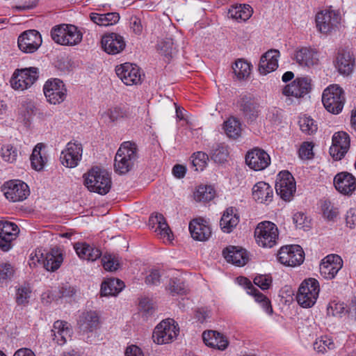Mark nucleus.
Here are the masks:
<instances>
[{"mask_svg":"<svg viewBox=\"0 0 356 356\" xmlns=\"http://www.w3.org/2000/svg\"><path fill=\"white\" fill-rule=\"evenodd\" d=\"M224 129L229 138L237 139L241 134V123L236 118H229L224 122Z\"/></svg>","mask_w":356,"mask_h":356,"instance_id":"58836bf2","label":"nucleus"},{"mask_svg":"<svg viewBox=\"0 0 356 356\" xmlns=\"http://www.w3.org/2000/svg\"><path fill=\"white\" fill-rule=\"evenodd\" d=\"M78 324L83 332H91L97 328L99 317L95 312H83L79 316Z\"/></svg>","mask_w":356,"mask_h":356,"instance_id":"72a5a7b5","label":"nucleus"},{"mask_svg":"<svg viewBox=\"0 0 356 356\" xmlns=\"http://www.w3.org/2000/svg\"><path fill=\"white\" fill-rule=\"evenodd\" d=\"M148 228L155 232L164 243H171L174 239V235L169 224H149Z\"/></svg>","mask_w":356,"mask_h":356,"instance_id":"a19ab883","label":"nucleus"},{"mask_svg":"<svg viewBox=\"0 0 356 356\" xmlns=\"http://www.w3.org/2000/svg\"><path fill=\"white\" fill-rule=\"evenodd\" d=\"M300 128L302 132L311 135L317 131V124L309 116L304 115L299 118Z\"/></svg>","mask_w":356,"mask_h":356,"instance_id":"de8ad7c7","label":"nucleus"},{"mask_svg":"<svg viewBox=\"0 0 356 356\" xmlns=\"http://www.w3.org/2000/svg\"><path fill=\"white\" fill-rule=\"evenodd\" d=\"M76 292L77 289L68 283L63 284L59 289L60 297L70 298L74 296Z\"/></svg>","mask_w":356,"mask_h":356,"instance_id":"69168bd1","label":"nucleus"},{"mask_svg":"<svg viewBox=\"0 0 356 356\" xmlns=\"http://www.w3.org/2000/svg\"><path fill=\"white\" fill-rule=\"evenodd\" d=\"M17 224H0V248L6 252L11 248V242L19 234Z\"/></svg>","mask_w":356,"mask_h":356,"instance_id":"393cba45","label":"nucleus"},{"mask_svg":"<svg viewBox=\"0 0 356 356\" xmlns=\"http://www.w3.org/2000/svg\"><path fill=\"white\" fill-rule=\"evenodd\" d=\"M243 279L245 284L247 285V293L254 298L255 301L261 305V306L267 314H271L273 313V308L270 304V301L268 300V298L262 293H261L257 289L254 287L252 283L247 278Z\"/></svg>","mask_w":356,"mask_h":356,"instance_id":"473e14b6","label":"nucleus"},{"mask_svg":"<svg viewBox=\"0 0 356 356\" xmlns=\"http://www.w3.org/2000/svg\"><path fill=\"white\" fill-rule=\"evenodd\" d=\"M314 145L312 142H303L299 149L298 155L301 159H312L314 157L313 148Z\"/></svg>","mask_w":356,"mask_h":356,"instance_id":"6e6d98bb","label":"nucleus"},{"mask_svg":"<svg viewBox=\"0 0 356 356\" xmlns=\"http://www.w3.org/2000/svg\"><path fill=\"white\" fill-rule=\"evenodd\" d=\"M38 78V70L29 67L16 70L10 81L12 88L15 90L23 91L30 88Z\"/></svg>","mask_w":356,"mask_h":356,"instance_id":"423d86ee","label":"nucleus"},{"mask_svg":"<svg viewBox=\"0 0 356 356\" xmlns=\"http://www.w3.org/2000/svg\"><path fill=\"white\" fill-rule=\"evenodd\" d=\"M338 213L339 211L337 208L330 207V205H327V202H325L323 205V216L328 220H334Z\"/></svg>","mask_w":356,"mask_h":356,"instance_id":"338daca9","label":"nucleus"},{"mask_svg":"<svg viewBox=\"0 0 356 356\" xmlns=\"http://www.w3.org/2000/svg\"><path fill=\"white\" fill-rule=\"evenodd\" d=\"M312 229L311 224H294L293 235L298 237L307 236Z\"/></svg>","mask_w":356,"mask_h":356,"instance_id":"680f3d73","label":"nucleus"},{"mask_svg":"<svg viewBox=\"0 0 356 356\" xmlns=\"http://www.w3.org/2000/svg\"><path fill=\"white\" fill-rule=\"evenodd\" d=\"M208 155L203 152H197L192 156V164L197 171H202L207 165Z\"/></svg>","mask_w":356,"mask_h":356,"instance_id":"603ef678","label":"nucleus"},{"mask_svg":"<svg viewBox=\"0 0 356 356\" xmlns=\"http://www.w3.org/2000/svg\"><path fill=\"white\" fill-rule=\"evenodd\" d=\"M117 76L127 86L137 85L141 83L142 73L138 66L125 63L115 67Z\"/></svg>","mask_w":356,"mask_h":356,"instance_id":"4468645a","label":"nucleus"},{"mask_svg":"<svg viewBox=\"0 0 356 356\" xmlns=\"http://www.w3.org/2000/svg\"><path fill=\"white\" fill-rule=\"evenodd\" d=\"M1 154L3 161L12 163L17 160V149L13 145L7 144L1 147Z\"/></svg>","mask_w":356,"mask_h":356,"instance_id":"864d4df0","label":"nucleus"},{"mask_svg":"<svg viewBox=\"0 0 356 356\" xmlns=\"http://www.w3.org/2000/svg\"><path fill=\"white\" fill-rule=\"evenodd\" d=\"M252 197L257 202L268 204L273 200V189L264 181L257 182L252 188Z\"/></svg>","mask_w":356,"mask_h":356,"instance_id":"7c9ffc66","label":"nucleus"},{"mask_svg":"<svg viewBox=\"0 0 356 356\" xmlns=\"http://www.w3.org/2000/svg\"><path fill=\"white\" fill-rule=\"evenodd\" d=\"M216 195L215 190L211 186H199L194 192V199L197 202L211 201Z\"/></svg>","mask_w":356,"mask_h":356,"instance_id":"c03bdc74","label":"nucleus"},{"mask_svg":"<svg viewBox=\"0 0 356 356\" xmlns=\"http://www.w3.org/2000/svg\"><path fill=\"white\" fill-rule=\"evenodd\" d=\"M350 147V138L347 133L339 131L332 137V144L330 147V154L336 161L341 160Z\"/></svg>","mask_w":356,"mask_h":356,"instance_id":"f3484780","label":"nucleus"},{"mask_svg":"<svg viewBox=\"0 0 356 356\" xmlns=\"http://www.w3.org/2000/svg\"><path fill=\"white\" fill-rule=\"evenodd\" d=\"M272 282V280L270 277L266 275H258L254 277V283L262 290L268 289Z\"/></svg>","mask_w":356,"mask_h":356,"instance_id":"0e129e2a","label":"nucleus"},{"mask_svg":"<svg viewBox=\"0 0 356 356\" xmlns=\"http://www.w3.org/2000/svg\"><path fill=\"white\" fill-rule=\"evenodd\" d=\"M275 191L284 201H291L296 191V184L293 175L286 170L280 172L276 179Z\"/></svg>","mask_w":356,"mask_h":356,"instance_id":"0eeeda50","label":"nucleus"},{"mask_svg":"<svg viewBox=\"0 0 356 356\" xmlns=\"http://www.w3.org/2000/svg\"><path fill=\"white\" fill-rule=\"evenodd\" d=\"M254 236L259 245L273 247L278 237V229L275 224H258L254 230Z\"/></svg>","mask_w":356,"mask_h":356,"instance_id":"f8f14e48","label":"nucleus"},{"mask_svg":"<svg viewBox=\"0 0 356 356\" xmlns=\"http://www.w3.org/2000/svg\"><path fill=\"white\" fill-rule=\"evenodd\" d=\"M179 332L178 325L173 319L168 318L162 321L154 329L152 334L153 340L158 344L172 342Z\"/></svg>","mask_w":356,"mask_h":356,"instance_id":"39448f33","label":"nucleus"},{"mask_svg":"<svg viewBox=\"0 0 356 356\" xmlns=\"http://www.w3.org/2000/svg\"><path fill=\"white\" fill-rule=\"evenodd\" d=\"M102 47L108 54L115 55L122 52L126 47L124 38L115 33L104 35L101 40Z\"/></svg>","mask_w":356,"mask_h":356,"instance_id":"aec40b11","label":"nucleus"},{"mask_svg":"<svg viewBox=\"0 0 356 356\" xmlns=\"http://www.w3.org/2000/svg\"><path fill=\"white\" fill-rule=\"evenodd\" d=\"M335 348L333 340L327 336L321 337L314 343V348L318 353H324L327 350H332Z\"/></svg>","mask_w":356,"mask_h":356,"instance_id":"8fccbe9b","label":"nucleus"},{"mask_svg":"<svg viewBox=\"0 0 356 356\" xmlns=\"http://www.w3.org/2000/svg\"><path fill=\"white\" fill-rule=\"evenodd\" d=\"M343 266V260L337 254H329L321 262L319 270L321 275L327 280L333 279Z\"/></svg>","mask_w":356,"mask_h":356,"instance_id":"6ab92c4d","label":"nucleus"},{"mask_svg":"<svg viewBox=\"0 0 356 356\" xmlns=\"http://www.w3.org/2000/svg\"><path fill=\"white\" fill-rule=\"evenodd\" d=\"M6 199L13 202H22L30 195L29 186L19 179L10 180L2 186Z\"/></svg>","mask_w":356,"mask_h":356,"instance_id":"6e6552de","label":"nucleus"},{"mask_svg":"<svg viewBox=\"0 0 356 356\" xmlns=\"http://www.w3.org/2000/svg\"><path fill=\"white\" fill-rule=\"evenodd\" d=\"M102 115V118H107L111 122H114L123 118L124 116V112L119 107H113L105 111Z\"/></svg>","mask_w":356,"mask_h":356,"instance_id":"052dcab7","label":"nucleus"},{"mask_svg":"<svg viewBox=\"0 0 356 356\" xmlns=\"http://www.w3.org/2000/svg\"><path fill=\"white\" fill-rule=\"evenodd\" d=\"M340 21V15L334 10H323L316 15V27L323 33H329L336 30Z\"/></svg>","mask_w":356,"mask_h":356,"instance_id":"ddd939ff","label":"nucleus"},{"mask_svg":"<svg viewBox=\"0 0 356 356\" xmlns=\"http://www.w3.org/2000/svg\"><path fill=\"white\" fill-rule=\"evenodd\" d=\"M157 47L159 53L167 58H172L177 52L176 47L171 38L162 40L158 43Z\"/></svg>","mask_w":356,"mask_h":356,"instance_id":"a18cd8bd","label":"nucleus"},{"mask_svg":"<svg viewBox=\"0 0 356 356\" xmlns=\"http://www.w3.org/2000/svg\"><path fill=\"white\" fill-rule=\"evenodd\" d=\"M229 154L228 146L224 143H219L213 146L211 153V158L216 163H224L227 161Z\"/></svg>","mask_w":356,"mask_h":356,"instance_id":"37998d69","label":"nucleus"},{"mask_svg":"<svg viewBox=\"0 0 356 356\" xmlns=\"http://www.w3.org/2000/svg\"><path fill=\"white\" fill-rule=\"evenodd\" d=\"M168 289L173 294H183L186 292L184 282L177 278L170 279Z\"/></svg>","mask_w":356,"mask_h":356,"instance_id":"bf43d9fd","label":"nucleus"},{"mask_svg":"<svg viewBox=\"0 0 356 356\" xmlns=\"http://www.w3.org/2000/svg\"><path fill=\"white\" fill-rule=\"evenodd\" d=\"M138 158L136 144L131 141L122 143L115 156V172L120 175L127 173L133 168Z\"/></svg>","mask_w":356,"mask_h":356,"instance_id":"f257e3e1","label":"nucleus"},{"mask_svg":"<svg viewBox=\"0 0 356 356\" xmlns=\"http://www.w3.org/2000/svg\"><path fill=\"white\" fill-rule=\"evenodd\" d=\"M102 262L104 268L107 271H115L120 267L119 261L110 254L104 255L102 259Z\"/></svg>","mask_w":356,"mask_h":356,"instance_id":"4d7b16f0","label":"nucleus"},{"mask_svg":"<svg viewBox=\"0 0 356 356\" xmlns=\"http://www.w3.org/2000/svg\"><path fill=\"white\" fill-rule=\"evenodd\" d=\"M38 108L33 101L31 99H25L22 102L19 108V115L23 120L30 122L32 118L37 115Z\"/></svg>","mask_w":356,"mask_h":356,"instance_id":"79ce46f5","label":"nucleus"},{"mask_svg":"<svg viewBox=\"0 0 356 356\" xmlns=\"http://www.w3.org/2000/svg\"><path fill=\"white\" fill-rule=\"evenodd\" d=\"M31 260L34 264L35 261L42 263L44 268L47 271L54 272L60 266L63 257L60 254H54L52 252H47L44 255L41 250H36Z\"/></svg>","mask_w":356,"mask_h":356,"instance_id":"5701e85b","label":"nucleus"},{"mask_svg":"<svg viewBox=\"0 0 356 356\" xmlns=\"http://www.w3.org/2000/svg\"><path fill=\"white\" fill-rule=\"evenodd\" d=\"M43 92L47 101L51 104H59L67 97V89L63 82L58 79L47 81L43 86Z\"/></svg>","mask_w":356,"mask_h":356,"instance_id":"9d476101","label":"nucleus"},{"mask_svg":"<svg viewBox=\"0 0 356 356\" xmlns=\"http://www.w3.org/2000/svg\"><path fill=\"white\" fill-rule=\"evenodd\" d=\"M239 106L245 118L250 121L255 120L260 113L259 103L251 96L242 97L239 102Z\"/></svg>","mask_w":356,"mask_h":356,"instance_id":"a878e982","label":"nucleus"},{"mask_svg":"<svg viewBox=\"0 0 356 356\" xmlns=\"http://www.w3.org/2000/svg\"><path fill=\"white\" fill-rule=\"evenodd\" d=\"M240 215L238 209L234 207L227 208L222 213L220 222H238Z\"/></svg>","mask_w":356,"mask_h":356,"instance_id":"5fc2aeb1","label":"nucleus"},{"mask_svg":"<svg viewBox=\"0 0 356 356\" xmlns=\"http://www.w3.org/2000/svg\"><path fill=\"white\" fill-rule=\"evenodd\" d=\"M85 185L89 191L100 195L107 194L111 188L109 173L99 167H94L84 175Z\"/></svg>","mask_w":356,"mask_h":356,"instance_id":"f03ea898","label":"nucleus"},{"mask_svg":"<svg viewBox=\"0 0 356 356\" xmlns=\"http://www.w3.org/2000/svg\"><path fill=\"white\" fill-rule=\"evenodd\" d=\"M312 90V80L308 76L297 77L290 84L286 85L282 89V94L287 97L289 101L292 98L299 99L304 97Z\"/></svg>","mask_w":356,"mask_h":356,"instance_id":"1a4fd4ad","label":"nucleus"},{"mask_svg":"<svg viewBox=\"0 0 356 356\" xmlns=\"http://www.w3.org/2000/svg\"><path fill=\"white\" fill-rule=\"evenodd\" d=\"M68 26L67 24H60L52 28L51 36L55 42L63 45Z\"/></svg>","mask_w":356,"mask_h":356,"instance_id":"3c124183","label":"nucleus"},{"mask_svg":"<svg viewBox=\"0 0 356 356\" xmlns=\"http://www.w3.org/2000/svg\"><path fill=\"white\" fill-rule=\"evenodd\" d=\"M90 19L99 26H108L117 24L120 20V15L118 13L104 14L92 13L90 14Z\"/></svg>","mask_w":356,"mask_h":356,"instance_id":"e433bc0d","label":"nucleus"},{"mask_svg":"<svg viewBox=\"0 0 356 356\" xmlns=\"http://www.w3.org/2000/svg\"><path fill=\"white\" fill-rule=\"evenodd\" d=\"M319 291L318 280L314 278L305 280L301 283L296 295L298 303L305 308L312 307L317 300Z\"/></svg>","mask_w":356,"mask_h":356,"instance_id":"20e7f679","label":"nucleus"},{"mask_svg":"<svg viewBox=\"0 0 356 356\" xmlns=\"http://www.w3.org/2000/svg\"><path fill=\"white\" fill-rule=\"evenodd\" d=\"M125 286L124 282L117 278L104 280L101 286V295L103 296H116Z\"/></svg>","mask_w":356,"mask_h":356,"instance_id":"f704fd0d","label":"nucleus"},{"mask_svg":"<svg viewBox=\"0 0 356 356\" xmlns=\"http://www.w3.org/2000/svg\"><path fill=\"white\" fill-rule=\"evenodd\" d=\"M222 255L228 263L237 266H243L249 261L248 253L246 250L238 247L229 245L222 250Z\"/></svg>","mask_w":356,"mask_h":356,"instance_id":"4be33fe9","label":"nucleus"},{"mask_svg":"<svg viewBox=\"0 0 356 356\" xmlns=\"http://www.w3.org/2000/svg\"><path fill=\"white\" fill-rule=\"evenodd\" d=\"M82 35L74 25H69L63 45H75L81 41Z\"/></svg>","mask_w":356,"mask_h":356,"instance_id":"09e8293b","label":"nucleus"},{"mask_svg":"<svg viewBox=\"0 0 356 356\" xmlns=\"http://www.w3.org/2000/svg\"><path fill=\"white\" fill-rule=\"evenodd\" d=\"M234 72L238 79L248 77L251 71L250 64L243 59H238L233 67Z\"/></svg>","mask_w":356,"mask_h":356,"instance_id":"49530a36","label":"nucleus"},{"mask_svg":"<svg viewBox=\"0 0 356 356\" xmlns=\"http://www.w3.org/2000/svg\"><path fill=\"white\" fill-rule=\"evenodd\" d=\"M252 15V8L248 4H236L228 10V15L236 20L246 21Z\"/></svg>","mask_w":356,"mask_h":356,"instance_id":"c9c22d12","label":"nucleus"},{"mask_svg":"<svg viewBox=\"0 0 356 356\" xmlns=\"http://www.w3.org/2000/svg\"><path fill=\"white\" fill-rule=\"evenodd\" d=\"M83 147L79 142H69L61 152L60 161L67 168H75L81 160Z\"/></svg>","mask_w":356,"mask_h":356,"instance_id":"2eb2a0df","label":"nucleus"},{"mask_svg":"<svg viewBox=\"0 0 356 356\" xmlns=\"http://www.w3.org/2000/svg\"><path fill=\"white\" fill-rule=\"evenodd\" d=\"M188 228L193 239L204 241L211 235V229L207 224H188Z\"/></svg>","mask_w":356,"mask_h":356,"instance_id":"4c0bfd02","label":"nucleus"},{"mask_svg":"<svg viewBox=\"0 0 356 356\" xmlns=\"http://www.w3.org/2000/svg\"><path fill=\"white\" fill-rule=\"evenodd\" d=\"M74 248L80 259L87 261H95L102 256V252L99 248L86 243H76Z\"/></svg>","mask_w":356,"mask_h":356,"instance_id":"c756f323","label":"nucleus"},{"mask_svg":"<svg viewBox=\"0 0 356 356\" xmlns=\"http://www.w3.org/2000/svg\"><path fill=\"white\" fill-rule=\"evenodd\" d=\"M44 147L42 143H38L33 149L32 154L31 155V166L37 171L42 170L47 162L46 156H43L41 152Z\"/></svg>","mask_w":356,"mask_h":356,"instance_id":"ea45409f","label":"nucleus"},{"mask_svg":"<svg viewBox=\"0 0 356 356\" xmlns=\"http://www.w3.org/2000/svg\"><path fill=\"white\" fill-rule=\"evenodd\" d=\"M14 274V269L10 264H2L0 265V280L10 279Z\"/></svg>","mask_w":356,"mask_h":356,"instance_id":"e2e57ef3","label":"nucleus"},{"mask_svg":"<svg viewBox=\"0 0 356 356\" xmlns=\"http://www.w3.org/2000/svg\"><path fill=\"white\" fill-rule=\"evenodd\" d=\"M278 261L284 265L296 266L300 265L305 259L302 248L298 245L283 246L277 254Z\"/></svg>","mask_w":356,"mask_h":356,"instance_id":"9b49d317","label":"nucleus"},{"mask_svg":"<svg viewBox=\"0 0 356 356\" xmlns=\"http://www.w3.org/2000/svg\"><path fill=\"white\" fill-rule=\"evenodd\" d=\"M245 163L250 168L255 171L262 170L270 165V157L264 149L254 148L246 154Z\"/></svg>","mask_w":356,"mask_h":356,"instance_id":"a211bd4d","label":"nucleus"},{"mask_svg":"<svg viewBox=\"0 0 356 356\" xmlns=\"http://www.w3.org/2000/svg\"><path fill=\"white\" fill-rule=\"evenodd\" d=\"M202 339L207 346L220 350H225L229 346L227 338L217 331H204L202 333Z\"/></svg>","mask_w":356,"mask_h":356,"instance_id":"bb28decb","label":"nucleus"},{"mask_svg":"<svg viewBox=\"0 0 356 356\" xmlns=\"http://www.w3.org/2000/svg\"><path fill=\"white\" fill-rule=\"evenodd\" d=\"M334 185L341 193L349 195L356 188V179L351 174L342 172L334 177Z\"/></svg>","mask_w":356,"mask_h":356,"instance_id":"b1692460","label":"nucleus"},{"mask_svg":"<svg viewBox=\"0 0 356 356\" xmlns=\"http://www.w3.org/2000/svg\"><path fill=\"white\" fill-rule=\"evenodd\" d=\"M294 59L301 66L316 65L319 62V52L310 47H298L294 52Z\"/></svg>","mask_w":356,"mask_h":356,"instance_id":"412c9836","label":"nucleus"},{"mask_svg":"<svg viewBox=\"0 0 356 356\" xmlns=\"http://www.w3.org/2000/svg\"><path fill=\"white\" fill-rule=\"evenodd\" d=\"M31 289L29 286H22L16 293V301L18 305H25L28 303L30 298Z\"/></svg>","mask_w":356,"mask_h":356,"instance_id":"13d9d810","label":"nucleus"},{"mask_svg":"<svg viewBox=\"0 0 356 356\" xmlns=\"http://www.w3.org/2000/svg\"><path fill=\"white\" fill-rule=\"evenodd\" d=\"M161 282V275L157 270H153L145 278L147 284L157 285Z\"/></svg>","mask_w":356,"mask_h":356,"instance_id":"774afa93","label":"nucleus"},{"mask_svg":"<svg viewBox=\"0 0 356 356\" xmlns=\"http://www.w3.org/2000/svg\"><path fill=\"white\" fill-rule=\"evenodd\" d=\"M334 65L340 74H350L354 65L353 55L349 51H339L334 60Z\"/></svg>","mask_w":356,"mask_h":356,"instance_id":"cd10ccee","label":"nucleus"},{"mask_svg":"<svg viewBox=\"0 0 356 356\" xmlns=\"http://www.w3.org/2000/svg\"><path fill=\"white\" fill-rule=\"evenodd\" d=\"M42 44L41 35L35 30H28L18 38L19 49L24 53L35 52Z\"/></svg>","mask_w":356,"mask_h":356,"instance_id":"dca6fc26","label":"nucleus"},{"mask_svg":"<svg viewBox=\"0 0 356 356\" xmlns=\"http://www.w3.org/2000/svg\"><path fill=\"white\" fill-rule=\"evenodd\" d=\"M279 53L277 50H270L261 57L259 64L260 74L266 75L277 68Z\"/></svg>","mask_w":356,"mask_h":356,"instance_id":"c85d7f7f","label":"nucleus"},{"mask_svg":"<svg viewBox=\"0 0 356 356\" xmlns=\"http://www.w3.org/2000/svg\"><path fill=\"white\" fill-rule=\"evenodd\" d=\"M51 331L53 332V340L58 345L65 344L71 338L72 333V329L68 326V323L63 321L54 322Z\"/></svg>","mask_w":356,"mask_h":356,"instance_id":"2f4dec72","label":"nucleus"},{"mask_svg":"<svg viewBox=\"0 0 356 356\" xmlns=\"http://www.w3.org/2000/svg\"><path fill=\"white\" fill-rule=\"evenodd\" d=\"M346 101L344 91L337 84L327 86L323 92L322 102L325 108L333 114L341 112Z\"/></svg>","mask_w":356,"mask_h":356,"instance_id":"7ed1b4c3","label":"nucleus"}]
</instances>
